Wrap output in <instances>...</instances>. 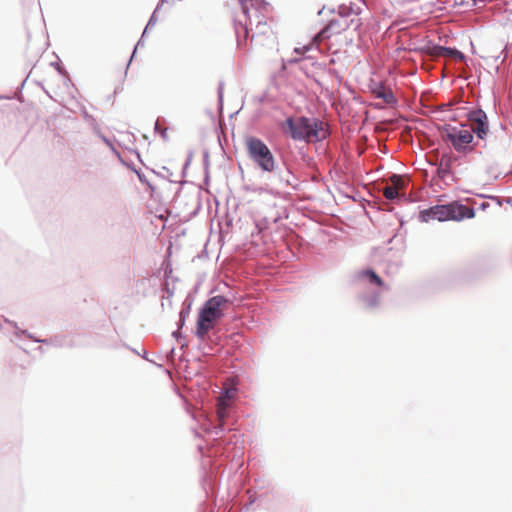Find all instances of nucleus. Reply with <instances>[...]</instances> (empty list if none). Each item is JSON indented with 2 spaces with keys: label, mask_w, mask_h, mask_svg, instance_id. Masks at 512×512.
I'll return each mask as SVG.
<instances>
[{
  "label": "nucleus",
  "mask_w": 512,
  "mask_h": 512,
  "mask_svg": "<svg viewBox=\"0 0 512 512\" xmlns=\"http://www.w3.org/2000/svg\"><path fill=\"white\" fill-rule=\"evenodd\" d=\"M119 159H120V161H121L125 166H127V167H128V168H129V169H130V170H131L135 175H136V172H139V170H141L140 168H137L133 162H129V163H127V162H125V161L123 160V158H122L121 156L119 157Z\"/></svg>",
  "instance_id": "obj_40"
},
{
  "label": "nucleus",
  "mask_w": 512,
  "mask_h": 512,
  "mask_svg": "<svg viewBox=\"0 0 512 512\" xmlns=\"http://www.w3.org/2000/svg\"><path fill=\"white\" fill-rule=\"evenodd\" d=\"M182 329H178V327L176 328V330H174L172 332V337L177 341V342H180V340L182 339H185V336L183 335V333L181 332Z\"/></svg>",
  "instance_id": "obj_41"
},
{
  "label": "nucleus",
  "mask_w": 512,
  "mask_h": 512,
  "mask_svg": "<svg viewBox=\"0 0 512 512\" xmlns=\"http://www.w3.org/2000/svg\"><path fill=\"white\" fill-rule=\"evenodd\" d=\"M325 10H326V6H323V7H322L318 12H317V15H318V16H321V15L324 13V11H325Z\"/></svg>",
  "instance_id": "obj_62"
},
{
  "label": "nucleus",
  "mask_w": 512,
  "mask_h": 512,
  "mask_svg": "<svg viewBox=\"0 0 512 512\" xmlns=\"http://www.w3.org/2000/svg\"><path fill=\"white\" fill-rule=\"evenodd\" d=\"M491 0H472V6H479L480 3L483 4V6L486 5V3L490 2Z\"/></svg>",
  "instance_id": "obj_51"
},
{
  "label": "nucleus",
  "mask_w": 512,
  "mask_h": 512,
  "mask_svg": "<svg viewBox=\"0 0 512 512\" xmlns=\"http://www.w3.org/2000/svg\"><path fill=\"white\" fill-rule=\"evenodd\" d=\"M165 292H166V296L164 297V299H170L173 297L174 295V292H175V288L174 287H169V285L167 284L166 288L163 289Z\"/></svg>",
  "instance_id": "obj_44"
},
{
  "label": "nucleus",
  "mask_w": 512,
  "mask_h": 512,
  "mask_svg": "<svg viewBox=\"0 0 512 512\" xmlns=\"http://www.w3.org/2000/svg\"><path fill=\"white\" fill-rule=\"evenodd\" d=\"M351 285L357 290L365 289L367 285L371 286V288H386V284L384 280L380 277V275L375 271L372 267H365L359 271L354 272L351 275L350 280Z\"/></svg>",
  "instance_id": "obj_9"
},
{
  "label": "nucleus",
  "mask_w": 512,
  "mask_h": 512,
  "mask_svg": "<svg viewBox=\"0 0 512 512\" xmlns=\"http://www.w3.org/2000/svg\"><path fill=\"white\" fill-rule=\"evenodd\" d=\"M193 302L194 295L192 292H189L182 302V306L178 314V320L176 322V327H178V329H183L185 326L186 320L191 312Z\"/></svg>",
  "instance_id": "obj_16"
},
{
  "label": "nucleus",
  "mask_w": 512,
  "mask_h": 512,
  "mask_svg": "<svg viewBox=\"0 0 512 512\" xmlns=\"http://www.w3.org/2000/svg\"><path fill=\"white\" fill-rule=\"evenodd\" d=\"M377 99L383 100L387 105L392 106V107L398 105V99L394 95L391 88H389V87H386V89L381 94H378Z\"/></svg>",
  "instance_id": "obj_23"
},
{
  "label": "nucleus",
  "mask_w": 512,
  "mask_h": 512,
  "mask_svg": "<svg viewBox=\"0 0 512 512\" xmlns=\"http://www.w3.org/2000/svg\"><path fill=\"white\" fill-rule=\"evenodd\" d=\"M164 301H167V305L169 306V308H172V305H173L172 298H170V299H164L163 298L162 303H161L162 307H164V305H165Z\"/></svg>",
  "instance_id": "obj_55"
},
{
  "label": "nucleus",
  "mask_w": 512,
  "mask_h": 512,
  "mask_svg": "<svg viewBox=\"0 0 512 512\" xmlns=\"http://www.w3.org/2000/svg\"><path fill=\"white\" fill-rule=\"evenodd\" d=\"M231 303V300L225 295H214L209 297L199 307L194 336L199 341H205L207 334L214 328L217 321L226 316L225 307Z\"/></svg>",
  "instance_id": "obj_2"
},
{
  "label": "nucleus",
  "mask_w": 512,
  "mask_h": 512,
  "mask_svg": "<svg viewBox=\"0 0 512 512\" xmlns=\"http://www.w3.org/2000/svg\"><path fill=\"white\" fill-rule=\"evenodd\" d=\"M200 209H201V203H198L196 209L193 210V212L191 213V216H196Z\"/></svg>",
  "instance_id": "obj_58"
},
{
  "label": "nucleus",
  "mask_w": 512,
  "mask_h": 512,
  "mask_svg": "<svg viewBox=\"0 0 512 512\" xmlns=\"http://www.w3.org/2000/svg\"><path fill=\"white\" fill-rule=\"evenodd\" d=\"M154 131L155 133H159L161 138L164 140V141H168L169 137H168V129L165 128L163 130L160 129V126L158 124V120L155 122V125H154Z\"/></svg>",
  "instance_id": "obj_37"
},
{
  "label": "nucleus",
  "mask_w": 512,
  "mask_h": 512,
  "mask_svg": "<svg viewBox=\"0 0 512 512\" xmlns=\"http://www.w3.org/2000/svg\"><path fill=\"white\" fill-rule=\"evenodd\" d=\"M149 30H150V29H146V26H145V27H144V30H143V32H142V34H141V36H140V37H141V38H145V36L147 35V33H148V31H149Z\"/></svg>",
  "instance_id": "obj_61"
},
{
  "label": "nucleus",
  "mask_w": 512,
  "mask_h": 512,
  "mask_svg": "<svg viewBox=\"0 0 512 512\" xmlns=\"http://www.w3.org/2000/svg\"><path fill=\"white\" fill-rule=\"evenodd\" d=\"M37 350H38L40 353H44V349H43V347H42V346L37 347Z\"/></svg>",
  "instance_id": "obj_64"
},
{
  "label": "nucleus",
  "mask_w": 512,
  "mask_h": 512,
  "mask_svg": "<svg viewBox=\"0 0 512 512\" xmlns=\"http://www.w3.org/2000/svg\"><path fill=\"white\" fill-rule=\"evenodd\" d=\"M465 117L468 121L475 123V128H472V132L476 135V138L481 141H486L490 133V123L487 113L482 109L480 105L470 107L466 109Z\"/></svg>",
  "instance_id": "obj_8"
},
{
  "label": "nucleus",
  "mask_w": 512,
  "mask_h": 512,
  "mask_svg": "<svg viewBox=\"0 0 512 512\" xmlns=\"http://www.w3.org/2000/svg\"><path fill=\"white\" fill-rule=\"evenodd\" d=\"M310 61H303L299 65V69L301 72L305 74L306 77L312 78L316 83L320 84L321 82L315 77V75L310 70Z\"/></svg>",
  "instance_id": "obj_29"
},
{
  "label": "nucleus",
  "mask_w": 512,
  "mask_h": 512,
  "mask_svg": "<svg viewBox=\"0 0 512 512\" xmlns=\"http://www.w3.org/2000/svg\"><path fill=\"white\" fill-rule=\"evenodd\" d=\"M164 4H169V0H159L154 10L159 11Z\"/></svg>",
  "instance_id": "obj_50"
},
{
  "label": "nucleus",
  "mask_w": 512,
  "mask_h": 512,
  "mask_svg": "<svg viewBox=\"0 0 512 512\" xmlns=\"http://www.w3.org/2000/svg\"><path fill=\"white\" fill-rule=\"evenodd\" d=\"M309 50H310V48H309V47H307V46H303V47H296V48H294V52H295L296 54H301L302 52H308Z\"/></svg>",
  "instance_id": "obj_49"
},
{
  "label": "nucleus",
  "mask_w": 512,
  "mask_h": 512,
  "mask_svg": "<svg viewBox=\"0 0 512 512\" xmlns=\"http://www.w3.org/2000/svg\"><path fill=\"white\" fill-rule=\"evenodd\" d=\"M362 25L361 19H341L332 17L327 19L323 27L317 32L315 37L321 41L329 40L332 35L340 34L341 32L353 27L354 30L358 29Z\"/></svg>",
  "instance_id": "obj_6"
},
{
  "label": "nucleus",
  "mask_w": 512,
  "mask_h": 512,
  "mask_svg": "<svg viewBox=\"0 0 512 512\" xmlns=\"http://www.w3.org/2000/svg\"><path fill=\"white\" fill-rule=\"evenodd\" d=\"M136 176L139 180V182L143 185H145L148 190L151 192V194L153 195L155 192H156V186L154 184H152L148 178L146 177V175L142 172V170H139V172H136Z\"/></svg>",
  "instance_id": "obj_27"
},
{
  "label": "nucleus",
  "mask_w": 512,
  "mask_h": 512,
  "mask_svg": "<svg viewBox=\"0 0 512 512\" xmlns=\"http://www.w3.org/2000/svg\"><path fill=\"white\" fill-rule=\"evenodd\" d=\"M384 196L387 200L394 201L399 197L398 190L394 187H386L384 189Z\"/></svg>",
  "instance_id": "obj_33"
},
{
  "label": "nucleus",
  "mask_w": 512,
  "mask_h": 512,
  "mask_svg": "<svg viewBox=\"0 0 512 512\" xmlns=\"http://www.w3.org/2000/svg\"><path fill=\"white\" fill-rule=\"evenodd\" d=\"M144 45H145V40H144V38L140 37L138 39V41L136 42V44L134 45L133 51H132L131 56H130V58L128 60V63L126 65L125 72H124V78L127 76V71L129 69V66H130L133 58L135 57V55L137 53L138 48L144 47Z\"/></svg>",
  "instance_id": "obj_30"
},
{
  "label": "nucleus",
  "mask_w": 512,
  "mask_h": 512,
  "mask_svg": "<svg viewBox=\"0 0 512 512\" xmlns=\"http://www.w3.org/2000/svg\"><path fill=\"white\" fill-rule=\"evenodd\" d=\"M157 13H158V11L153 10L152 14L150 15V17L146 23V29H152L156 25V23L158 21Z\"/></svg>",
  "instance_id": "obj_36"
},
{
  "label": "nucleus",
  "mask_w": 512,
  "mask_h": 512,
  "mask_svg": "<svg viewBox=\"0 0 512 512\" xmlns=\"http://www.w3.org/2000/svg\"><path fill=\"white\" fill-rule=\"evenodd\" d=\"M102 140L105 142V144L107 146H109L111 148V150L116 153L118 155V157H120V153L116 150V148L114 147L113 143H111V141L105 137V136H102Z\"/></svg>",
  "instance_id": "obj_45"
},
{
  "label": "nucleus",
  "mask_w": 512,
  "mask_h": 512,
  "mask_svg": "<svg viewBox=\"0 0 512 512\" xmlns=\"http://www.w3.org/2000/svg\"><path fill=\"white\" fill-rule=\"evenodd\" d=\"M357 298L367 310L375 309L379 304L380 291L374 288L360 289Z\"/></svg>",
  "instance_id": "obj_14"
},
{
  "label": "nucleus",
  "mask_w": 512,
  "mask_h": 512,
  "mask_svg": "<svg viewBox=\"0 0 512 512\" xmlns=\"http://www.w3.org/2000/svg\"><path fill=\"white\" fill-rule=\"evenodd\" d=\"M323 120L318 117L293 116L287 117L281 124V130L294 141H306L313 138L315 142H322L327 138L323 130Z\"/></svg>",
  "instance_id": "obj_3"
},
{
  "label": "nucleus",
  "mask_w": 512,
  "mask_h": 512,
  "mask_svg": "<svg viewBox=\"0 0 512 512\" xmlns=\"http://www.w3.org/2000/svg\"><path fill=\"white\" fill-rule=\"evenodd\" d=\"M257 101L259 103H266L269 101V94L267 91H264L262 95H260L258 98H257Z\"/></svg>",
  "instance_id": "obj_46"
},
{
  "label": "nucleus",
  "mask_w": 512,
  "mask_h": 512,
  "mask_svg": "<svg viewBox=\"0 0 512 512\" xmlns=\"http://www.w3.org/2000/svg\"><path fill=\"white\" fill-rule=\"evenodd\" d=\"M124 347H126L127 349H129L130 351H132L134 354H137L139 355L141 358L145 359L146 361L150 362V363H153L154 365H156L157 367L159 368H162L163 366L161 364H157L153 359H150L149 356H148V352L143 349L142 353H139L135 348H131L129 345L127 344H124Z\"/></svg>",
  "instance_id": "obj_31"
},
{
  "label": "nucleus",
  "mask_w": 512,
  "mask_h": 512,
  "mask_svg": "<svg viewBox=\"0 0 512 512\" xmlns=\"http://www.w3.org/2000/svg\"><path fill=\"white\" fill-rule=\"evenodd\" d=\"M82 115L87 122H95V118L88 113L85 107L82 108Z\"/></svg>",
  "instance_id": "obj_43"
},
{
  "label": "nucleus",
  "mask_w": 512,
  "mask_h": 512,
  "mask_svg": "<svg viewBox=\"0 0 512 512\" xmlns=\"http://www.w3.org/2000/svg\"><path fill=\"white\" fill-rule=\"evenodd\" d=\"M445 162L444 163H450L451 166L453 165L454 158L452 156L444 155Z\"/></svg>",
  "instance_id": "obj_54"
},
{
  "label": "nucleus",
  "mask_w": 512,
  "mask_h": 512,
  "mask_svg": "<svg viewBox=\"0 0 512 512\" xmlns=\"http://www.w3.org/2000/svg\"><path fill=\"white\" fill-rule=\"evenodd\" d=\"M283 165L285 169L283 170L279 166V170L273 175L277 176L280 183L290 186L293 190L298 191L300 189L299 178L294 174L291 165L286 162H283Z\"/></svg>",
  "instance_id": "obj_13"
},
{
  "label": "nucleus",
  "mask_w": 512,
  "mask_h": 512,
  "mask_svg": "<svg viewBox=\"0 0 512 512\" xmlns=\"http://www.w3.org/2000/svg\"><path fill=\"white\" fill-rule=\"evenodd\" d=\"M439 53L455 58L459 61H466L467 56L455 46L437 45Z\"/></svg>",
  "instance_id": "obj_19"
},
{
  "label": "nucleus",
  "mask_w": 512,
  "mask_h": 512,
  "mask_svg": "<svg viewBox=\"0 0 512 512\" xmlns=\"http://www.w3.org/2000/svg\"><path fill=\"white\" fill-rule=\"evenodd\" d=\"M238 169H239L241 177L243 179L244 178V170H243L242 165L240 163H238Z\"/></svg>",
  "instance_id": "obj_59"
},
{
  "label": "nucleus",
  "mask_w": 512,
  "mask_h": 512,
  "mask_svg": "<svg viewBox=\"0 0 512 512\" xmlns=\"http://www.w3.org/2000/svg\"><path fill=\"white\" fill-rule=\"evenodd\" d=\"M248 503L244 506L243 511H248L250 506L253 505L257 499V497H254L250 495Z\"/></svg>",
  "instance_id": "obj_48"
},
{
  "label": "nucleus",
  "mask_w": 512,
  "mask_h": 512,
  "mask_svg": "<svg viewBox=\"0 0 512 512\" xmlns=\"http://www.w3.org/2000/svg\"><path fill=\"white\" fill-rule=\"evenodd\" d=\"M487 206H488V203H485V202H482V203L480 204V208H481V209H485Z\"/></svg>",
  "instance_id": "obj_63"
},
{
  "label": "nucleus",
  "mask_w": 512,
  "mask_h": 512,
  "mask_svg": "<svg viewBox=\"0 0 512 512\" xmlns=\"http://www.w3.org/2000/svg\"><path fill=\"white\" fill-rule=\"evenodd\" d=\"M237 415L229 405L220 406L215 418L207 421L205 432L214 436L221 456L226 459L241 457L244 449L243 434L237 428Z\"/></svg>",
  "instance_id": "obj_1"
},
{
  "label": "nucleus",
  "mask_w": 512,
  "mask_h": 512,
  "mask_svg": "<svg viewBox=\"0 0 512 512\" xmlns=\"http://www.w3.org/2000/svg\"><path fill=\"white\" fill-rule=\"evenodd\" d=\"M490 198L494 201H496V203L498 205H501L504 201H503V198L499 197V196H490Z\"/></svg>",
  "instance_id": "obj_52"
},
{
  "label": "nucleus",
  "mask_w": 512,
  "mask_h": 512,
  "mask_svg": "<svg viewBox=\"0 0 512 512\" xmlns=\"http://www.w3.org/2000/svg\"><path fill=\"white\" fill-rule=\"evenodd\" d=\"M243 188L245 191L258 193V194L268 192V188L263 187V186L245 185Z\"/></svg>",
  "instance_id": "obj_34"
},
{
  "label": "nucleus",
  "mask_w": 512,
  "mask_h": 512,
  "mask_svg": "<svg viewBox=\"0 0 512 512\" xmlns=\"http://www.w3.org/2000/svg\"><path fill=\"white\" fill-rule=\"evenodd\" d=\"M171 253H172V246H169L166 251V255L162 261L161 264V270L163 272V278L165 281H168L169 279H172L173 282H177L179 279L177 277H173V268H172V262H171Z\"/></svg>",
  "instance_id": "obj_18"
},
{
  "label": "nucleus",
  "mask_w": 512,
  "mask_h": 512,
  "mask_svg": "<svg viewBox=\"0 0 512 512\" xmlns=\"http://www.w3.org/2000/svg\"><path fill=\"white\" fill-rule=\"evenodd\" d=\"M405 234H406V230H403V222H402L400 228L397 231V233L393 236V238H391L389 240V242H392L393 240H398V238H399V241L403 245L404 241H405Z\"/></svg>",
  "instance_id": "obj_35"
},
{
  "label": "nucleus",
  "mask_w": 512,
  "mask_h": 512,
  "mask_svg": "<svg viewBox=\"0 0 512 512\" xmlns=\"http://www.w3.org/2000/svg\"><path fill=\"white\" fill-rule=\"evenodd\" d=\"M192 157H193V152L190 151L187 155L185 162L183 163V166H182V170H181L182 180L178 182L180 184V187L178 188V190L175 193L176 197L180 195L183 186L187 183V181L185 180V177L187 176V170L191 164Z\"/></svg>",
  "instance_id": "obj_21"
},
{
  "label": "nucleus",
  "mask_w": 512,
  "mask_h": 512,
  "mask_svg": "<svg viewBox=\"0 0 512 512\" xmlns=\"http://www.w3.org/2000/svg\"><path fill=\"white\" fill-rule=\"evenodd\" d=\"M308 60H312V56L310 55H303L301 57H293V58H289L287 60V63L292 65V64H296V63H301L303 61H308Z\"/></svg>",
  "instance_id": "obj_38"
},
{
  "label": "nucleus",
  "mask_w": 512,
  "mask_h": 512,
  "mask_svg": "<svg viewBox=\"0 0 512 512\" xmlns=\"http://www.w3.org/2000/svg\"><path fill=\"white\" fill-rule=\"evenodd\" d=\"M202 158H203V170H204V178H203V184L207 187L210 184V152L208 149H204L202 151Z\"/></svg>",
  "instance_id": "obj_20"
},
{
  "label": "nucleus",
  "mask_w": 512,
  "mask_h": 512,
  "mask_svg": "<svg viewBox=\"0 0 512 512\" xmlns=\"http://www.w3.org/2000/svg\"><path fill=\"white\" fill-rule=\"evenodd\" d=\"M450 221L461 222L466 219H473L476 211L473 207H468L459 200L448 202Z\"/></svg>",
  "instance_id": "obj_12"
},
{
  "label": "nucleus",
  "mask_w": 512,
  "mask_h": 512,
  "mask_svg": "<svg viewBox=\"0 0 512 512\" xmlns=\"http://www.w3.org/2000/svg\"><path fill=\"white\" fill-rule=\"evenodd\" d=\"M224 81L220 80L217 87V111L223 115L224 110Z\"/></svg>",
  "instance_id": "obj_26"
},
{
  "label": "nucleus",
  "mask_w": 512,
  "mask_h": 512,
  "mask_svg": "<svg viewBox=\"0 0 512 512\" xmlns=\"http://www.w3.org/2000/svg\"><path fill=\"white\" fill-rule=\"evenodd\" d=\"M29 75L22 80V82L20 83V85L18 86L17 88V92H15L13 95H9V96H6V95H0V100L2 99H16V100H19V97H18V94H21L22 93V90L27 82V79H28Z\"/></svg>",
  "instance_id": "obj_32"
},
{
  "label": "nucleus",
  "mask_w": 512,
  "mask_h": 512,
  "mask_svg": "<svg viewBox=\"0 0 512 512\" xmlns=\"http://www.w3.org/2000/svg\"><path fill=\"white\" fill-rule=\"evenodd\" d=\"M351 11H352V6L351 5H347V4H340L337 9L335 8H329L328 9V13L333 15L337 12L338 14V18H341V19H349V17L351 16Z\"/></svg>",
  "instance_id": "obj_22"
},
{
  "label": "nucleus",
  "mask_w": 512,
  "mask_h": 512,
  "mask_svg": "<svg viewBox=\"0 0 512 512\" xmlns=\"http://www.w3.org/2000/svg\"><path fill=\"white\" fill-rule=\"evenodd\" d=\"M367 86L376 99L378 98V94H381L386 89V86L382 81H377L373 78L369 79Z\"/></svg>",
  "instance_id": "obj_24"
},
{
  "label": "nucleus",
  "mask_w": 512,
  "mask_h": 512,
  "mask_svg": "<svg viewBox=\"0 0 512 512\" xmlns=\"http://www.w3.org/2000/svg\"><path fill=\"white\" fill-rule=\"evenodd\" d=\"M246 2L248 3L249 9L252 8L256 17L258 18L256 27H259L262 24L265 25L266 22L263 21L260 16L264 17V13L268 12V10L271 8L270 3L267 0H248Z\"/></svg>",
  "instance_id": "obj_17"
},
{
  "label": "nucleus",
  "mask_w": 512,
  "mask_h": 512,
  "mask_svg": "<svg viewBox=\"0 0 512 512\" xmlns=\"http://www.w3.org/2000/svg\"><path fill=\"white\" fill-rule=\"evenodd\" d=\"M433 179H438L442 181L445 185H449V181H457V177L455 175V172L451 168V164L443 162L437 165V169L433 174Z\"/></svg>",
  "instance_id": "obj_15"
},
{
  "label": "nucleus",
  "mask_w": 512,
  "mask_h": 512,
  "mask_svg": "<svg viewBox=\"0 0 512 512\" xmlns=\"http://www.w3.org/2000/svg\"><path fill=\"white\" fill-rule=\"evenodd\" d=\"M131 152H133V153L136 155V157H137L138 161H139V162H141V163L143 164V160H142V158H141V154H140V152H139L137 149H132V150H131Z\"/></svg>",
  "instance_id": "obj_53"
},
{
  "label": "nucleus",
  "mask_w": 512,
  "mask_h": 512,
  "mask_svg": "<svg viewBox=\"0 0 512 512\" xmlns=\"http://www.w3.org/2000/svg\"><path fill=\"white\" fill-rule=\"evenodd\" d=\"M449 205L445 204H436L430 206L426 209H422L419 211L418 219L422 223H427L430 220H437L439 222H447L450 221L449 217Z\"/></svg>",
  "instance_id": "obj_11"
},
{
  "label": "nucleus",
  "mask_w": 512,
  "mask_h": 512,
  "mask_svg": "<svg viewBox=\"0 0 512 512\" xmlns=\"http://www.w3.org/2000/svg\"><path fill=\"white\" fill-rule=\"evenodd\" d=\"M242 14L245 21L239 19L233 20L234 32L236 37V44L238 49H243L246 46L247 40L250 36L249 25H252L251 15L249 14V6L246 0H239Z\"/></svg>",
  "instance_id": "obj_10"
},
{
  "label": "nucleus",
  "mask_w": 512,
  "mask_h": 512,
  "mask_svg": "<svg viewBox=\"0 0 512 512\" xmlns=\"http://www.w3.org/2000/svg\"><path fill=\"white\" fill-rule=\"evenodd\" d=\"M503 201L512 207V197H504Z\"/></svg>",
  "instance_id": "obj_57"
},
{
  "label": "nucleus",
  "mask_w": 512,
  "mask_h": 512,
  "mask_svg": "<svg viewBox=\"0 0 512 512\" xmlns=\"http://www.w3.org/2000/svg\"><path fill=\"white\" fill-rule=\"evenodd\" d=\"M50 65L57 71V73L64 78V84L71 82L70 75L62 62L58 59L57 61L51 62Z\"/></svg>",
  "instance_id": "obj_25"
},
{
  "label": "nucleus",
  "mask_w": 512,
  "mask_h": 512,
  "mask_svg": "<svg viewBox=\"0 0 512 512\" xmlns=\"http://www.w3.org/2000/svg\"><path fill=\"white\" fill-rule=\"evenodd\" d=\"M149 30H150V29H146V26H145V27H144V30H143V32H142V34H141V36H140V37H141V38H145V36L147 35V33H148V31H149Z\"/></svg>",
  "instance_id": "obj_60"
},
{
  "label": "nucleus",
  "mask_w": 512,
  "mask_h": 512,
  "mask_svg": "<svg viewBox=\"0 0 512 512\" xmlns=\"http://www.w3.org/2000/svg\"><path fill=\"white\" fill-rule=\"evenodd\" d=\"M309 61H310V66H312V67H317V68H319L321 70H324V71H326L327 68H328L326 63L317 62V61L314 60L313 57H312V60H309Z\"/></svg>",
  "instance_id": "obj_39"
},
{
  "label": "nucleus",
  "mask_w": 512,
  "mask_h": 512,
  "mask_svg": "<svg viewBox=\"0 0 512 512\" xmlns=\"http://www.w3.org/2000/svg\"><path fill=\"white\" fill-rule=\"evenodd\" d=\"M245 148L249 159L261 172L276 174L279 170L274 153L261 138L253 135L246 136Z\"/></svg>",
  "instance_id": "obj_4"
},
{
  "label": "nucleus",
  "mask_w": 512,
  "mask_h": 512,
  "mask_svg": "<svg viewBox=\"0 0 512 512\" xmlns=\"http://www.w3.org/2000/svg\"><path fill=\"white\" fill-rule=\"evenodd\" d=\"M328 74L334 76L335 78L339 79V81L342 80V77L340 76L339 72L334 68H327L326 70Z\"/></svg>",
  "instance_id": "obj_47"
},
{
  "label": "nucleus",
  "mask_w": 512,
  "mask_h": 512,
  "mask_svg": "<svg viewBox=\"0 0 512 512\" xmlns=\"http://www.w3.org/2000/svg\"><path fill=\"white\" fill-rule=\"evenodd\" d=\"M151 172L154 173L156 176L162 178V179H167L170 183H177V181L175 180H172L170 177L173 175L172 171L166 167V166H162L161 168V171H156L154 169H151Z\"/></svg>",
  "instance_id": "obj_28"
},
{
  "label": "nucleus",
  "mask_w": 512,
  "mask_h": 512,
  "mask_svg": "<svg viewBox=\"0 0 512 512\" xmlns=\"http://www.w3.org/2000/svg\"><path fill=\"white\" fill-rule=\"evenodd\" d=\"M123 91V85H118L115 87L113 94L117 95Z\"/></svg>",
  "instance_id": "obj_56"
},
{
  "label": "nucleus",
  "mask_w": 512,
  "mask_h": 512,
  "mask_svg": "<svg viewBox=\"0 0 512 512\" xmlns=\"http://www.w3.org/2000/svg\"><path fill=\"white\" fill-rule=\"evenodd\" d=\"M349 5L352 6L351 15L358 16L363 12V9L360 6L354 4L353 2H350Z\"/></svg>",
  "instance_id": "obj_42"
},
{
  "label": "nucleus",
  "mask_w": 512,
  "mask_h": 512,
  "mask_svg": "<svg viewBox=\"0 0 512 512\" xmlns=\"http://www.w3.org/2000/svg\"><path fill=\"white\" fill-rule=\"evenodd\" d=\"M467 123H461L460 128L445 123L440 126L439 130L445 134L446 139L451 147L459 154L467 155L475 151L478 141H475L476 135L471 129H465Z\"/></svg>",
  "instance_id": "obj_5"
},
{
  "label": "nucleus",
  "mask_w": 512,
  "mask_h": 512,
  "mask_svg": "<svg viewBox=\"0 0 512 512\" xmlns=\"http://www.w3.org/2000/svg\"><path fill=\"white\" fill-rule=\"evenodd\" d=\"M5 322L10 324L14 328V335L20 340L23 337H26L33 341L34 343H40L47 346H53L56 348L73 347V342L71 340H68L67 337L64 335H54L48 338H38L34 334L30 333L28 330L21 329L15 321L5 319Z\"/></svg>",
  "instance_id": "obj_7"
}]
</instances>
